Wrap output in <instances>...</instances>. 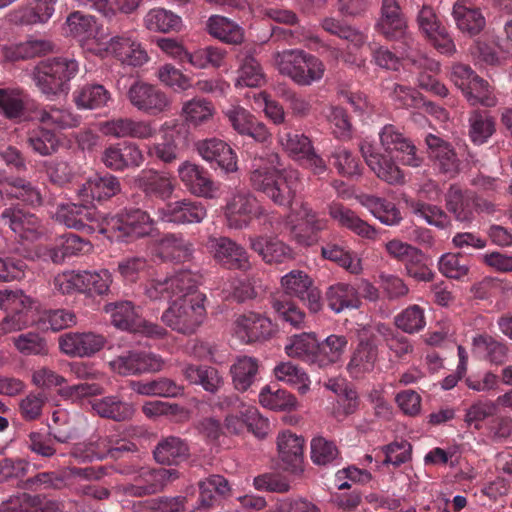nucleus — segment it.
Masks as SVG:
<instances>
[{
	"mask_svg": "<svg viewBox=\"0 0 512 512\" xmlns=\"http://www.w3.org/2000/svg\"><path fill=\"white\" fill-rule=\"evenodd\" d=\"M249 181L254 190L280 207H289L302 186L297 170H278L269 166L253 169Z\"/></svg>",
	"mask_w": 512,
	"mask_h": 512,
	"instance_id": "nucleus-1",
	"label": "nucleus"
},
{
	"mask_svg": "<svg viewBox=\"0 0 512 512\" xmlns=\"http://www.w3.org/2000/svg\"><path fill=\"white\" fill-rule=\"evenodd\" d=\"M79 69V62L72 55L50 57L35 66L33 80L41 93L52 99L69 93L70 81Z\"/></svg>",
	"mask_w": 512,
	"mask_h": 512,
	"instance_id": "nucleus-2",
	"label": "nucleus"
},
{
	"mask_svg": "<svg viewBox=\"0 0 512 512\" xmlns=\"http://www.w3.org/2000/svg\"><path fill=\"white\" fill-rule=\"evenodd\" d=\"M158 222L141 208L126 207L104 220L101 234L112 241L131 243L153 236Z\"/></svg>",
	"mask_w": 512,
	"mask_h": 512,
	"instance_id": "nucleus-3",
	"label": "nucleus"
},
{
	"mask_svg": "<svg viewBox=\"0 0 512 512\" xmlns=\"http://www.w3.org/2000/svg\"><path fill=\"white\" fill-rule=\"evenodd\" d=\"M274 59L279 73L300 86H309L320 81L325 72L323 62L303 50H283L277 52Z\"/></svg>",
	"mask_w": 512,
	"mask_h": 512,
	"instance_id": "nucleus-4",
	"label": "nucleus"
},
{
	"mask_svg": "<svg viewBox=\"0 0 512 512\" xmlns=\"http://www.w3.org/2000/svg\"><path fill=\"white\" fill-rule=\"evenodd\" d=\"M204 294L194 297L175 299L162 314V321L172 330L189 335L203 323L206 316Z\"/></svg>",
	"mask_w": 512,
	"mask_h": 512,
	"instance_id": "nucleus-5",
	"label": "nucleus"
},
{
	"mask_svg": "<svg viewBox=\"0 0 512 512\" xmlns=\"http://www.w3.org/2000/svg\"><path fill=\"white\" fill-rule=\"evenodd\" d=\"M225 216L227 225L233 229L247 227L253 217L259 219L265 230L273 228L278 220L275 212H269L262 207L254 195L249 192H237L226 205Z\"/></svg>",
	"mask_w": 512,
	"mask_h": 512,
	"instance_id": "nucleus-6",
	"label": "nucleus"
},
{
	"mask_svg": "<svg viewBox=\"0 0 512 512\" xmlns=\"http://www.w3.org/2000/svg\"><path fill=\"white\" fill-rule=\"evenodd\" d=\"M279 145L287 155L310 169L314 174L321 175L327 170L324 159L316 153L311 139L299 130L283 126L277 132Z\"/></svg>",
	"mask_w": 512,
	"mask_h": 512,
	"instance_id": "nucleus-7",
	"label": "nucleus"
},
{
	"mask_svg": "<svg viewBox=\"0 0 512 512\" xmlns=\"http://www.w3.org/2000/svg\"><path fill=\"white\" fill-rule=\"evenodd\" d=\"M130 105L137 111L158 116L171 110L172 100L158 85L137 80L131 84L126 93Z\"/></svg>",
	"mask_w": 512,
	"mask_h": 512,
	"instance_id": "nucleus-8",
	"label": "nucleus"
},
{
	"mask_svg": "<svg viewBox=\"0 0 512 512\" xmlns=\"http://www.w3.org/2000/svg\"><path fill=\"white\" fill-rule=\"evenodd\" d=\"M375 31L388 41H401L409 46L413 39L408 30V20L398 0H381Z\"/></svg>",
	"mask_w": 512,
	"mask_h": 512,
	"instance_id": "nucleus-9",
	"label": "nucleus"
},
{
	"mask_svg": "<svg viewBox=\"0 0 512 512\" xmlns=\"http://www.w3.org/2000/svg\"><path fill=\"white\" fill-rule=\"evenodd\" d=\"M55 219L68 228L87 234L96 231L101 233L104 220L101 219L94 205L84 202L59 204L55 212Z\"/></svg>",
	"mask_w": 512,
	"mask_h": 512,
	"instance_id": "nucleus-10",
	"label": "nucleus"
},
{
	"mask_svg": "<svg viewBox=\"0 0 512 512\" xmlns=\"http://www.w3.org/2000/svg\"><path fill=\"white\" fill-rule=\"evenodd\" d=\"M162 141L148 148V154L164 163H171L179 157L188 137L187 125L177 119L165 121L161 125Z\"/></svg>",
	"mask_w": 512,
	"mask_h": 512,
	"instance_id": "nucleus-11",
	"label": "nucleus"
},
{
	"mask_svg": "<svg viewBox=\"0 0 512 512\" xmlns=\"http://www.w3.org/2000/svg\"><path fill=\"white\" fill-rule=\"evenodd\" d=\"M281 286L286 295L301 300L311 313L322 310L324 302L321 291L313 279L302 270H292L281 278Z\"/></svg>",
	"mask_w": 512,
	"mask_h": 512,
	"instance_id": "nucleus-12",
	"label": "nucleus"
},
{
	"mask_svg": "<svg viewBox=\"0 0 512 512\" xmlns=\"http://www.w3.org/2000/svg\"><path fill=\"white\" fill-rule=\"evenodd\" d=\"M0 224L22 240L35 241L44 233L39 217L19 205L0 207Z\"/></svg>",
	"mask_w": 512,
	"mask_h": 512,
	"instance_id": "nucleus-13",
	"label": "nucleus"
},
{
	"mask_svg": "<svg viewBox=\"0 0 512 512\" xmlns=\"http://www.w3.org/2000/svg\"><path fill=\"white\" fill-rule=\"evenodd\" d=\"M417 24L421 34L437 51L447 55L456 51L452 37L431 6H422L417 15Z\"/></svg>",
	"mask_w": 512,
	"mask_h": 512,
	"instance_id": "nucleus-14",
	"label": "nucleus"
},
{
	"mask_svg": "<svg viewBox=\"0 0 512 512\" xmlns=\"http://www.w3.org/2000/svg\"><path fill=\"white\" fill-rule=\"evenodd\" d=\"M206 249L224 268L242 271L250 268L246 250L228 237L210 236L206 242Z\"/></svg>",
	"mask_w": 512,
	"mask_h": 512,
	"instance_id": "nucleus-15",
	"label": "nucleus"
},
{
	"mask_svg": "<svg viewBox=\"0 0 512 512\" xmlns=\"http://www.w3.org/2000/svg\"><path fill=\"white\" fill-rule=\"evenodd\" d=\"M110 366L120 375H138L160 371L163 360L159 355L149 351L130 350L112 360Z\"/></svg>",
	"mask_w": 512,
	"mask_h": 512,
	"instance_id": "nucleus-16",
	"label": "nucleus"
},
{
	"mask_svg": "<svg viewBox=\"0 0 512 512\" xmlns=\"http://www.w3.org/2000/svg\"><path fill=\"white\" fill-rule=\"evenodd\" d=\"M156 216L160 222L193 224L202 222L207 216V210L201 201L182 199L158 207Z\"/></svg>",
	"mask_w": 512,
	"mask_h": 512,
	"instance_id": "nucleus-17",
	"label": "nucleus"
},
{
	"mask_svg": "<svg viewBox=\"0 0 512 512\" xmlns=\"http://www.w3.org/2000/svg\"><path fill=\"white\" fill-rule=\"evenodd\" d=\"M178 477L176 469L142 467L134 477L135 484L127 487L126 492L136 497L155 494Z\"/></svg>",
	"mask_w": 512,
	"mask_h": 512,
	"instance_id": "nucleus-18",
	"label": "nucleus"
},
{
	"mask_svg": "<svg viewBox=\"0 0 512 512\" xmlns=\"http://www.w3.org/2000/svg\"><path fill=\"white\" fill-rule=\"evenodd\" d=\"M379 360V343L375 336L360 338L353 349L346 366L347 372L354 379L364 377L374 371Z\"/></svg>",
	"mask_w": 512,
	"mask_h": 512,
	"instance_id": "nucleus-19",
	"label": "nucleus"
},
{
	"mask_svg": "<svg viewBox=\"0 0 512 512\" xmlns=\"http://www.w3.org/2000/svg\"><path fill=\"white\" fill-rule=\"evenodd\" d=\"M379 138L385 151L397 152V158L403 165L411 167L421 165L422 158L417 154L415 145L395 125H385L379 132Z\"/></svg>",
	"mask_w": 512,
	"mask_h": 512,
	"instance_id": "nucleus-20",
	"label": "nucleus"
},
{
	"mask_svg": "<svg viewBox=\"0 0 512 512\" xmlns=\"http://www.w3.org/2000/svg\"><path fill=\"white\" fill-rule=\"evenodd\" d=\"M106 51L123 65L141 67L149 56L133 33L126 32L113 36L107 43Z\"/></svg>",
	"mask_w": 512,
	"mask_h": 512,
	"instance_id": "nucleus-21",
	"label": "nucleus"
},
{
	"mask_svg": "<svg viewBox=\"0 0 512 512\" xmlns=\"http://www.w3.org/2000/svg\"><path fill=\"white\" fill-rule=\"evenodd\" d=\"M196 150L203 160L216 165L226 173L237 170V155L229 144L218 138H208L196 143Z\"/></svg>",
	"mask_w": 512,
	"mask_h": 512,
	"instance_id": "nucleus-22",
	"label": "nucleus"
},
{
	"mask_svg": "<svg viewBox=\"0 0 512 512\" xmlns=\"http://www.w3.org/2000/svg\"><path fill=\"white\" fill-rule=\"evenodd\" d=\"M121 190L118 178L112 174H94L89 177L77 190L81 202L93 205L95 201L101 202L110 199Z\"/></svg>",
	"mask_w": 512,
	"mask_h": 512,
	"instance_id": "nucleus-23",
	"label": "nucleus"
},
{
	"mask_svg": "<svg viewBox=\"0 0 512 512\" xmlns=\"http://www.w3.org/2000/svg\"><path fill=\"white\" fill-rule=\"evenodd\" d=\"M234 332L242 343L251 344L268 339L272 335L273 325L266 316L248 312L236 319Z\"/></svg>",
	"mask_w": 512,
	"mask_h": 512,
	"instance_id": "nucleus-24",
	"label": "nucleus"
},
{
	"mask_svg": "<svg viewBox=\"0 0 512 512\" xmlns=\"http://www.w3.org/2000/svg\"><path fill=\"white\" fill-rule=\"evenodd\" d=\"M105 342L103 335L93 332L66 333L60 337L59 346L67 355L89 357L100 351Z\"/></svg>",
	"mask_w": 512,
	"mask_h": 512,
	"instance_id": "nucleus-25",
	"label": "nucleus"
},
{
	"mask_svg": "<svg viewBox=\"0 0 512 512\" xmlns=\"http://www.w3.org/2000/svg\"><path fill=\"white\" fill-rule=\"evenodd\" d=\"M360 151L368 167L381 180L389 184H399L404 181V175L390 156L381 154L369 143H362Z\"/></svg>",
	"mask_w": 512,
	"mask_h": 512,
	"instance_id": "nucleus-26",
	"label": "nucleus"
},
{
	"mask_svg": "<svg viewBox=\"0 0 512 512\" xmlns=\"http://www.w3.org/2000/svg\"><path fill=\"white\" fill-rule=\"evenodd\" d=\"M428 154L440 173L448 178L459 171V159L452 145L436 135L428 134L425 138Z\"/></svg>",
	"mask_w": 512,
	"mask_h": 512,
	"instance_id": "nucleus-27",
	"label": "nucleus"
},
{
	"mask_svg": "<svg viewBox=\"0 0 512 512\" xmlns=\"http://www.w3.org/2000/svg\"><path fill=\"white\" fill-rule=\"evenodd\" d=\"M178 174L184 186L192 194L205 198L214 196L216 186L205 168L197 164L184 162L179 166Z\"/></svg>",
	"mask_w": 512,
	"mask_h": 512,
	"instance_id": "nucleus-28",
	"label": "nucleus"
},
{
	"mask_svg": "<svg viewBox=\"0 0 512 512\" xmlns=\"http://www.w3.org/2000/svg\"><path fill=\"white\" fill-rule=\"evenodd\" d=\"M323 299L327 307L335 314L359 309L362 304L358 288L346 282L329 285Z\"/></svg>",
	"mask_w": 512,
	"mask_h": 512,
	"instance_id": "nucleus-29",
	"label": "nucleus"
},
{
	"mask_svg": "<svg viewBox=\"0 0 512 512\" xmlns=\"http://www.w3.org/2000/svg\"><path fill=\"white\" fill-rule=\"evenodd\" d=\"M102 161L107 168L123 171L130 167H139L144 156L134 143L114 144L107 147L102 155Z\"/></svg>",
	"mask_w": 512,
	"mask_h": 512,
	"instance_id": "nucleus-30",
	"label": "nucleus"
},
{
	"mask_svg": "<svg viewBox=\"0 0 512 512\" xmlns=\"http://www.w3.org/2000/svg\"><path fill=\"white\" fill-rule=\"evenodd\" d=\"M138 188L148 198L168 200L175 189L172 179L165 173L154 169H143L135 178Z\"/></svg>",
	"mask_w": 512,
	"mask_h": 512,
	"instance_id": "nucleus-31",
	"label": "nucleus"
},
{
	"mask_svg": "<svg viewBox=\"0 0 512 512\" xmlns=\"http://www.w3.org/2000/svg\"><path fill=\"white\" fill-rule=\"evenodd\" d=\"M277 447L283 468L292 473L302 471L304 459V439L291 431L278 435Z\"/></svg>",
	"mask_w": 512,
	"mask_h": 512,
	"instance_id": "nucleus-32",
	"label": "nucleus"
},
{
	"mask_svg": "<svg viewBox=\"0 0 512 512\" xmlns=\"http://www.w3.org/2000/svg\"><path fill=\"white\" fill-rule=\"evenodd\" d=\"M445 206L453 218L465 226H469L475 220L471 190L451 185L445 194Z\"/></svg>",
	"mask_w": 512,
	"mask_h": 512,
	"instance_id": "nucleus-33",
	"label": "nucleus"
},
{
	"mask_svg": "<svg viewBox=\"0 0 512 512\" xmlns=\"http://www.w3.org/2000/svg\"><path fill=\"white\" fill-rule=\"evenodd\" d=\"M452 17L459 31L470 37L478 35L486 26L481 9L464 0L453 4Z\"/></svg>",
	"mask_w": 512,
	"mask_h": 512,
	"instance_id": "nucleus-34",
	"label": "nucleus"
},
{
	"mask_svg": "<svg viewBox=\"0 0 512 512\" xmlns=\"http://www.w3.org/2000/svg\"><path fill=\"white\" fill-rule=\"evenodd\" d=\"M193 252V244L177 233L164 234L156 246V254L163 261L185 262Z\"/></svg>",
	"mask_w": 512,
	"mask_h": 512,
	"instance_id": "nucleus-35",
	"label": "nucleus"
},
{
	"mask_svg": "<svg viewBox=\"0 0 512 512\" xmlns=\"http://www.w3.org/2000/svg\"><path fill=\"white\" fill-rule=\"evenodd\" d=\"M0 512H61L56 501L20 493L0 503Z\"/></svg>",
	"mask_w": 512,
	"mask_h": 512,
	"instance_id": "nucleus-36",
	"label": "nucleus"
},
{
	"mask_svg": "<svg viewBox=\"0 0 512 512\" xmlns=\"http://www.w3.org/2000/svg\"><path fill=\"white\" fill-rule=\"evenodd\" d=\"M0 194L2 197L17 199L34 207L42 204L40 190L21 177H7L1 180Z\"/></svg>",
	"mask_w": 512,
	"mask_h": 512,
	"instance_id": "nucleus-37",
	"label": "nucleus"
},
{
	"mask_svg": "<svg viewBox=\"0 0 512 512\" xmlns=\"http://www.w3.org/2000/svg\"><path fill=\"white\" fill-rule=\"evenodd\" d=\"M190 454L187 442L180 437L168 436L162 438L153 450L157 463L162 465H178L188 459Z\"/></svg>",
	"mask_w": 512,
	"mask_h": 512,
	"instance_id": "nucleus-38",
	"label": "nucleus"
},
{
	"mask_svg": "<svg viewBox=\"0 0 512 512\" xmlns=\"http://www.w3.org/2000/svg\"><path fill=\"white\" fill-rule=\"evenodd\" d=\"M250 247L267 264H281L292 259L290 247L276 238L265 236L251 238Z\"/></svg>",
	"mask_w": 512,
	"mask_h": 512,
	"instance_id": "nucleus-39",
	"label": "nucleus"
},
{
	"mask_svg": "<svg viewBox=\"0 0 512 512\" xmlns=\"http://www.w3.org/2000/svg\"><path fill=\"white\" fill-rule=\"evenodd\" d=\"M36 118L42 124L52 130H65L77 127L80 124V116L72 113L63 106L48 104L36 111Z\"/></svg>",
	"mask_w": 512,
	"mask_h": 512,
	"instance_id": "nucleus-40",
	"label": "nucleus"
},
{
	"mask_svg": "<svg viewBox=\"0 0 512 512\" xmlns=\"http://www.w3.org/2000/svg\"><path fill=\"white\" fill-rule=\"evenodd\" d=\"M33 321L30 299L24 296L14 300L11 312L0 321V339L9 333L28 327Z\"/></svg>",
	"mask_w": 512,
	"mask_h": 512,
	"instance_id": "nucleus-41",
	"label": "nucleus"
},
{
	"mask_svg": "<svg viewBox=\"0 0 512 512\" xmlns=\"http://www.w3.org/2000/svg\"><path fill=\"white\" fill-rule=\"evenodd\" d=\"M33 321L30 299L24 296L14 300L11 312L0 321V339L9 333L28 327Z\"/></svg>",
	"mask_w": 512,
	"mask_h": 512,
	"instance_id": "nucleus-42",
	"label": "nucleus"
},
{
	"mask_svg": "<svg viewBox=\"0 0 512 512\" xmlns=\"http://www.w3.org/2000/svg\"><path fill=\"white\" fill-rule=\"evenodd\" d=\"M319 342L312 333H300L287 339L284 350L291 357L318 366Z\"/></svg>",
	"mask_w": 512,
	"mask_h": 512,
	"instance_id": "nucleus-43",
	"label": "nucleus"
},
{
	"mask_svg": "<svg viewBox=\"0 0 512 512\" xmlns=\"http://www.w3.org/2000/svg\"><path fill=\"white\" fill-rule=\"evenodd\" d=\"M329 215L337 221L340 226L351 230L362 238H376V229L362 220L354 211L342 204H332L329 208Z\"/></svg>",
	"mask_w": 512,
	"mask_h": 512,
	"instance_id": "nucleus-44",
	"label": "nucleus"
},
{
	"mask_svg": "<svg viewBox=\"0 0 512 512\" xmlns=\"http://www.w3.org/2000/svg\"><path fill=\"white\" fill-rule=\"evenodd\" d=\"M413 66L417 73L418 86L421 89L439 97L447 96L448 89L435 78L439 71L438 62L427 57H421L413 61Z\"/></svg>",
	"mask_w": 512,
	"mask_h": 512,
	"instance_id": "nucleus-45",
	"label": "nucleus"
},
{
	"mask_svg": "<svg viewBox=\"0 0 512 512\" xmlns=\"http://www.w3.org/2000/svg\"><path fill=\"white\" fill-rule=\"evenodd\" d=\"M105 312L111 316L113 325L122 330L139 331L142 318L139 309L130 301L108 303L104 307Z\"/></svg>",
	"mask_w": 512,
	"mask_h": 512,
	"instance_id": "nucleus-46",
	"label": "nucleus"
},
{
	"mask_svg": "<svg viewBox=\"0 0 512 512\" xmlns=\"http://www.w3.org/2000/svg\"><path fill=\"white\" fill-rule=\"evenodd\" d=\"M73 102L80 110L99 109L111 100V93L101 84L90 83L78 87L73 92Z\"/></svg>",
	"mask_w": 512,
	"mask_h": 512,
	"instance_id": "nucleus-47",
	"label": "nucleus"
},
{
	"mask_svg": "<svg viewBox=\"0 0 512 512\" xmlns=\"http://www.w3.org/2000/svg\"><path fill=\"white\" fill-rule=\"evenodd\" d=\"M92 408L102 418L116 422L127 421L134 415L132 404L123 401L119 396L110 395L92 402Z\"/></svg>",
	"mask_w": 512,
	"mask_h": 512,
	"instance_id": "nucleus-48",
	"label": "nucleus"
},
{
	"mask_svg": "<svg viewBox=\"0 0 512 512\" xmlns=\"http://www.w3.org/2000/svg\"><path fill=\"white\" fill-rule=\"evenodd\" d=\"M54 45L46 39H29L25 42L4 46L3 56L6 60L15 62L51 52Z\"/></svg>",
	"mask_w": 512,
	"mask_h": 512,
	"instance_id": "nucleus-49",
	"label": "nucleus"
},
{
	"mask_svg": "<svg viewBox=\"0 0 512 512\" xmlns=\"http://www.w3.org/2000/svg\"><path fill=\"white\" fill-rule=\"evenodd\" d=\"M28 95L18 88H0V113L9 120L21 121L27 113Z\"/></svg>",
	"mask_w": 512,
	"mask_h": 512,
	"instance_id": "nucleus-50",
	"label": "nucleus"
},
{
	"mask_svg": "<svg viewBox=\"0 0 512 512\" xmlns=\"http://www.w3.org/2000/svg\"><path fill=\"white\" fill-rule=\"evenodd\" d=\"M259 361L256 358L239 357L231 366L230 373L236 390L247 391L258 379Z\"/></svg>",
	"mask_w": 512,
	"mask_h": 512,
	"instance_id": "nucleus-51",
	"label": "nucleus"
},
{
	"mask_svg": "<svg viewBox=\"0 0 512 512\" xmlns=\"http://www.w3.org/2000/svg\"><path fill=\"white\" fill-rule=\"evenodd\" d=\"M27 144L34 153L41 156H50L58 151L61 140L54 130L38 126L29 130Z\"/></svg>",
	"mask_w": 512,
	"mask_h": 512,
	"instance_id": "nucleus-52",
	"label": "nucleus"
},
{
	"mask_svg": "<svg viewBox=\"0 0 512 512\" xmlns=\"http://www.w3.org/2000/svg\"><path fill=\"white\" fill-rule=\"evenodd\" d=\"M468 124V136L475 145H482L488 142L496 131L494 118L485 110H473L470 112Z\"/></svg>",
	"mask_w": 512,
	"mask_h": 512,
	"instance_id": "nucleus-53",
	"label": "nucleus"
},
{
	"mask_svg": "<svg viewBox=\"0 0 512 512\" xmlns=\"http://www.w3.org/2000/svg\"><path fill=\"white\" fill-rule=\"evenodd\" d=\"M206 26L209 34L222 42L240 44L243 41V29L227 17L212 15Z\"/></svg>",
	"mask_w": 512,
	"mask_h": 512,
	"instance_id": "nucleus-54",
	"label": "nucleus"
},
{
	"mask_svg": "<svg viewBox=\"0 0 512 512\" xmlns=\"http://www.w3.org/2000/svg\"><path fill=\"white\" fill-rule=\"evenodd\" d=\"M182 373L191 384L201 385L206 391L215 393L223 384L216 368L201 365H187Z\"/></svg>",
	"mask_w": 512,
	"mask_h": 512,
	"instance_id": "nucleus-55",
	"label": "nucleus"
},
{
	"mask_svg": "<svg viewBox=\"0 0 512 512\" xmlns=\"http://www.w3.org/2000/svg\"><path fill=\"white\" fill-rule=\"evenodd\" d=\"M230 493L228 481L221 475H212L199 483V503L203 508L213 507L221 497Z\"/></svg>",
	"mask_w": 512,
	"mask_h": 512,
	"instance_id": "nucleus-56",
	"label": "nucleus"
},
{
	"mask_svg": "<svg viewBox=\"0 0 512 512\" xmlns=\"http://www.w3.org/2000/svg\"><path fill=\"white\" fill-rule=\"evenodd\" d=\"M240 65L235 79L236 87H260L265 76L259 62L249 53L239 57Z\"/></svg>",
	"mask_w": 512,
	"mask_h": 512,
	"instance_id": "nucleus-57",
	"label": "nucleus"
},
{
	"mask_svg": "<svg viewBox=\"0 0 512 512\" xmlns=\"http://www.w3.org/2000/svg\"><path fill=\"white\" fill-rule=\"evenodd\" d=\"M362 204L383 224L397 225L401 219V212L394 203L373 195L363 196Z\"/></svg>",
	"mask_w": 512,
	"mask_h": 512,
	"instance_id": "nucleus-58",
	"label": "nucleus"
},
{
	"mask_svg": "<svg viewBox=\"0 0 512 512\" xmlns=\"http://www.w3.org/2000/svg\"><path fill=\"white\" fill-rule=\"evenodd\" d=\"M201 275L189 269H182L169 277L172 298L183 299L201 294L197 291Z\"/></svg>",
	"mask_w": 512,
	"mask_h": 512,
	"instance_id": "nucleus-59",
	"label": "nucleus"
},
{
	"mask_svg": "<svg viewBox=\"0 0 512 512\" xmlns=\"http://www.w3.org/2000/svg\"><path fill=\"white\" fill-rule=\"evenodd\" d=\"M274 375L278 381L284 382L305 394L309 390L310 379L306 371L298 365L287 361L280 362L274 368Z\"/></svg>",
	"mask_w": 512,
	"mask_h": 512,
	"instance_id": "nucleus-60",
	"label": "nucleus"
},
{
	"mask_svg": "<svg viewBox=\"0 0 512 512\" xmlns=\"http://www.w3.org/2000/svg\"><path fill=\"white\" fill-rule=\"evenodd\" d=\"M145 27L154 32L169 33L179 31L182 25L181 18L166 9H151L144 17Z\"/></svg>",
	"mask_w": 512,
	"mask_h": 512,
	"instance_id": "nucleus-61",
	"label": "nucleus"
},
{
	"mask_svg": "<svg viewBox=\"0 0 512 512\" xmlns=\"http://www.w3.org/2000/svg\"><path fill=\"white\" fill-rule=\"evenodd\" d=\"M298 216L310 233L307 235L296 234L297 241L300 244L312 245L316 241L317 234L327 228L328 221L316 213L307 203L301 204Z\"/></svg>",
	"mask_w": 512,
	"mask_h": 512,
	"instance_id": "nucleus-62",
	"label": "nucleus"
},
{
	"mask_svg": "<svg viewBox=\"0 0 512 512\" xmlns=\"http://www.w3.org/2000/svg\"><path fill=\"white\" fill-rule=\"evenodd\" d=\"M348 339L344 335H329L319 343L318 367H326L338 362L346 351Z\"/></svg>",
	"mask_w": 512,
	"mask_h": 512,
	"instance_id": "nucleus-63",
	"label": "nucleus"
},
{
	"mask_svg": "<svg viewBox=\"0 0 512 512\" xmlns=\"http://www.w3.org/2000/svg\"><path fill=\"white\" fill-rule=\"evenodd\" d=\"M150 269L149 260L141 255H128L117 263V272L125 283H136Z\"/></svg>",
	"mask_w": 512,
	"mask_h": 512,
	"instance_id": "nucleus-64",
	"label": "nucleus"
}]
</instances>
